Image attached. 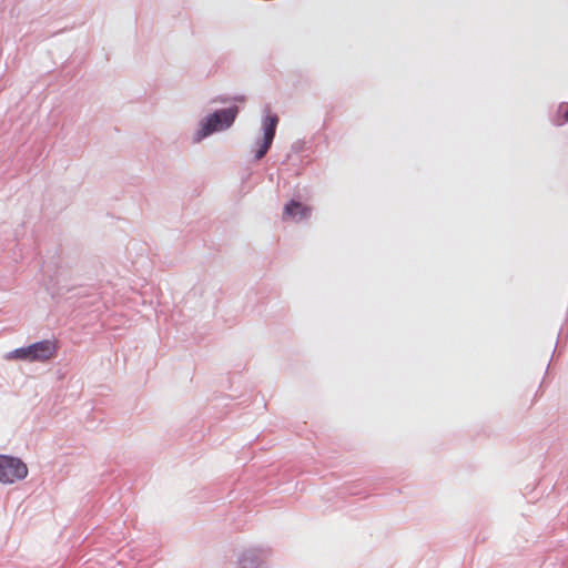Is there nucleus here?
<instances>
[{
  "instance_id": "nucleus-1",
  "label": "nucleus",
  "mask_w": 568,
  "mask_h": 568,
  "mask_svg": "<svg viewBox=\"0 0 568 568\" xmlns=\"http://www.w3.org/2000/svg\"><path fill=\"white\" fill-rule=\"evenodd\" d=\"M57 353V345L51 341H41L29 345L28 347H21L11 353L9 358L27 359L31 362H44L52 358Z\"/></svg>"
},
{
  "instance_id": "nucleus-2",
  "label": "nucleus",
  "mask_w": 568,
  "mask_h": 568,
  "mask_svg": "<svg viewBox=\"0 0 568 568\" xmlns=\"http://www.w3.org/2000/svg\"><path fill=\"white\" fill-rule=\"evenodd\" d=\"M237 115V108H230L220 110L205 120L201 130L199 131L197 140L207 136L209 134L230 128Z\"/></svg>"
},
{
  "instance_id": "nucleus-3",
  "label": "nucleus",
  "mask_w": 568,
  "mask_h": 568,
  "mask_svg": "<svg viewBox=\"0 0 568 568\" xmlns=\"http://www.w3.org/2000/svg\"><path fill=\"white\" fill-rule=\"evenodd\" d=\"M28 475L27 465L16 457L0 455V481L3 484H13L17 480L24 479Z\"/></svg>"
},
{
  "instance_id": "nucleus-4",
  "label": "nucleus",
  "mask_w": 568,
  "mask_h": 568,
  "mask_svg": "<svg viewBox=\"0 0 568 568\" xmlns=\"http://www.w3.org/2000/svg\"><path fill=\"white\" fill-rule=\"evenodd\" d=\"M277 123H278V118L276 114H270L264 119V122H263L264 138H263V143L258 148L256 155H255L257 160L262 159L267 153L268 149L271 148L274 135H275Z\"/></svg>"
},
{
  "instance_id": "nucleus-5",
  "label": "nucleus",
  "mask_w": 568,
  "mask_h": 568,
  "mask_svg": "<svg viewBox=\"0 0 568 568\" xmlns=\"http://www.w3.org/2000/svg\"><path fill=\"white\" fill-rule=\"evenodd\" d=\"M311 214V207L298 202V201H290L283 211V220L294 219L297 221L307 219Z\"/></svg>"
},
{
  "instance_id": "nucleus-6",
  "label": "nucleus",
  "mask_w": 568,
  "mask_h": 568,
  "mask_svg": "<svg viewBox=\"0 0 568 568\" xmlns=\"http://www.w3.org/2000/svg\"><path fill=\"white\" fill-rule=\"evenodd\" d=\"M564 116H565V120L568 121V105H567V110L565 111Z\"/></svg>"
}]
</instances>
